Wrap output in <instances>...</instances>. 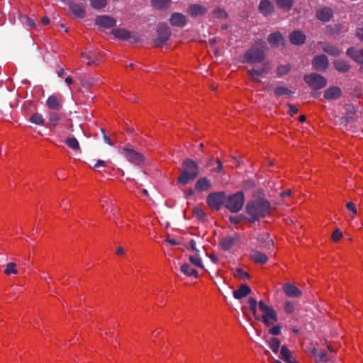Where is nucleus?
<instances>
[{"instance_id": "1", "label": "nucleus", "mask_w": 363, "mask_h": 363, "mask_svg": "<svg viewBox=\"0 0 363 363\" xmlns=\"http://www.w3.org/2000/svg\"><path fill=\"white\" fill-rule=\"evenodd\" d=\"M267 49L266 43L262 40H256L251 47V79H257L256 77L269 69V65L264 62Z\"/></svg>"}, {"instance_id": "2", "label": "nucleus", "mask_w": 363, "mask_h": 363, "mask_svg": "<svg viewBox=\"0 0 363 363\" xmlns=\"http://www.w3.org/2000/svg\"><path fill=\"white\" fill-rule=\"evenodd\" d=\"M274 210L262 191H255L251 197V223L272 216Z\"/></svg>"}, {"instance_id": "3", "label": "nucleus", "mask_w": 363, "mask_h": 363, "mask_svg": "<svg viewBox=\"0 0 363 363\" xmlns=\"http://www.w3.org/2000/svg\"><path fill=\"white\" fill-rule=\"evenodd\" d=\"M198 164L191 159H186L182 162V170L177 179V182L183 186L193 182L199 175Z\"/></svg>"}, {"instance_id": "4", "label": "nucleus", "mask_w": 363, "mask_h": 363, "mask_svg": "<svg viewBox=\"0 0 363 363\" xmlns=\"http://www.w3.org/2000/svg\"><path fill=\"white\" fill-rule=\"evenodd\" d=\"M245 196L242 191H238L225 198V207L231 213L240 211L244 205Z\"/></svg>"}, {"instance_id": "5", "label": "nucleus", "mask_w": 363, "mask_h": 363, "mask_svg": "<svg viewBox=\"0 0 363 363\" xmlns=\"http://www.w3.org/2000/svg\"><path fill=\"white\" fill-rule=\"evenodd\" d=\"M124 157L127 160L135 164L141 165L145 161L143 155L137 152L131 145H128L122 148Z\"/></svg>"}, {"instance_id": "6", "label": "nucleus", "mask_w": 363, "mask_h": 363, "mask_svg": "<svg viewBox=\"0 0 363 363\" xmlns=\"http://www.w3.org/2000/svg\"><path fill=\"white\" fill-rule=\"evenodd\" d=\"M225 193L224 191L213 192L206 199L208 205L215 210H220L225 205Z\"/></svg>"}, {"instance_id": "7", "label": "nucleus", "mask_w": 363, "mask_h": 363, "mask_svg": "<svg viewBox=\"0 0 363 363\" xmlns=\"http://www.w3.org/2000/svg\"><path fill=\"white\" fill-rule=\"evenodd\" d=\"M157 37L154 41V45L160 47L164 45L171 35L170 28L164 23H159L157 28Z\"/></svg>"}, {"instance_id": "8", "label": "nucleus", "mask_w": 363, "mask_h": 363, "mask_svg": "<svg viewBox=\"0 0 363 363\" xmlns=\"http://www.w3.org/2000/svg\"><path fill=\"white\" fill-rule=\"evenodd\" d=\"M304 81L313 89H320L325 87L327 84L326 79L316 73L306 75Z\"/></svg>"}, {"instance_id": "9", "label": "nucleus", "mask_w": 363, "mask_h": 363, "mask_svg": "<svg viewBox=\"0 0 363 363\" xmlns=\"http://www.w3.org/2000/svg\"><path fill=\"white\" fill-rule=\"evenodd\" d=\"M259 309L262 311V317L266 325H270L277 321L276 311L271 307L267 306L263 301H259Z\"/></svg>"}, {"instance_id": "10", "label": "nucleus", "mask_w": 363, "mask_h": 363, "mask_svg": "<svg viewBox=\"0 0 363 363\" xmlns=\"http://www.w3.org/2000/svg\"><path fill=\"white\" fill-rule=\"evenodd\" d=\"M111 33L115 38L120 40H130L131 43H135L139 41V36L136 34H133L128 30L122 28H116L111 30Z\"/></svg>"}, {"instance_id": "11", "label": "nucleus", "mask_w": 363, "mask_h": 363, "mask_svg": "<svg viewBox=\"0 0 363 363\" xmlns=\"http://www.w3.org/2000/svg\"><path fill=\"white\" fill-rule=\"evenodd\" d=\"M239 241V235L235 233L223 238L219 244L223 250H230Z\"/></svg>"}, {"instance_id": "12", "label": "nucleus", "mask_w": 363, "mask_h": 363, "mask_svg": "<svg viewBox=\"0 0 363 363\" xmlns=\"http://www.w3.org/2000/svg\"><path fill=\"white\" fill-rule=\"evenodd\" d=\"M169 21V23L172 26L179 27V28L184 27L188 23V20H187L186 16L182 13H179V12L173 13L171 15Z\"/></svg>"}, {"instance_id": "13", "label": "nucleus", "mask_w": 363, "mask_h": 363, "mask_svg": "<svg viewBox=\"0 0 363 363\" xmlns=\"http://www.w3.org/2000/svg\"><path fill=\"white\" fill-rule=\"evenodd\" d=\"M95 23L99 27L109 28L116 25V20L111 16L102 15L96 18Z\"/></svg>"}, {"instance_id": "14", "label": "nucleus", "mask_w": 363, "mask_h": 363, "mask_svg": "<svg viewBox=\"0 0 363 363\" xmlns=\"http://www.w3.org/2000/svg\"><path fill=\"white\" fill-rule=\"evenodd\" d=\"M329 65L328 59L325 55H319L315 56L313 61L312 65L315 70L324 71Z\"/></svg>"}, {"instance_id": "15", "label": "nucleus", "mask_w": 363, "mask_h": 363, "mask_svg": "<svg viewBox=\"0 0 363 363\" xmlns=\"http://www.w3.org/2000/svg\"><path fill=\"white\" fill-rule=\"evenodd\" d=\"M207 11V7L199 4H190L188 7V13L192 17L204 16Z\"/></svg>"}, {"instance_id": "16", "label": "nucleus", "mask_w": 363, "mask_h": 363, "mask_svg": "<svg viewBox=\"0 0 363 363\" xmlns=\"http://www.w3.org/2000/svg\"><path fill=\"white\" fill-rule=\"evenodd\" d=\"M318 44L321 45L323 51L330 55L337 57L342 52V50L338 47L329 43L319 42Z\"/></svg>"}, {"instance_id": "17", "label": "nucleus", "mask_w": 363, "mask_h": 363, "mask_svg": "<svg viewBox=\"0 0 363 363\" xmlns=\"http://www.w3.org/2000/svg\"><path fill=\"white\" fill-rule=\"evenodd\" d=\"M233 295L235 299L241 301L242 298L250 295V286L246 284H242L239 289L233 291Z\"/></svg>"}, {"instance_id": "18", "label": "nucleus", "mask_w": 363, "mask_h": 363, "mask_svg": "<svg viewBox=\"0 0 363 363\" xmlns=\"http://www.w3.org/2000/svg\"><path fill=\"white\" fill-rule=\"evenodd\" d=\"M259 11L264 15L267 16L271 15L274 12V5L270 0H262L259 4Z\"/></svg>"}, {"instance_id": "19", "label": "nucleus", "mask_w": 363, "mask_h": 363, "mask_svg": "<svg viewBox=\"0 0 363 363\" xmlns=\"http://www.w3.org/2000/svg\"><path fill=\"white\" fill-rule=\"evenodd\" d=\"M268 42L274 48H279L284 44V39L279 32L270 34L268 37Z\"/></svg>"}, {"instance_id": "20", "label": "nucleus", "mask_w": 363, "mask_h": 363, "mask_svg": "<svg viewBox=\"0 0 363 363\" xmlns=\"http://www.w3.org/2000/svg\"><path fill=\"white\" fill-rule=\"evenodd\" d=\"M306 35L301 30H294L289 35L290 42L296 45H301L306 41Z\"/></svg>"}, {"instance_id": "21", "label": "nucleus", "mask_w": 363, "mask_h": 363, "mask_svg": "<svg viewBox=\"0 0 363 363\" xmlns=\"http://www.w3.org/2000/svg\"><path fill=\"white\" fill-rule=\"evenodd\" d=\"M342 90L340 87L333 86L329 87L324 93V98L327 100H336L340 97Z\"/></svg>"}, {"instance_id": "22", "label": "nucleus", "mask_w": 363, "mask_h": 363, "mask_svg": "<svg viewBox=\"0 0 363 363\" xmlns=\"http://www.w3.org/2000/svg\"><path fill=\"white\" fill-rule=\"evenodd\" d=\"M283 291L285 294L289 297H299L302 294L298 288L291 283L284 284Z\"/></svg>"}, {"instance_id": "23", "label": "nucleus", "mask_w": 363, "mask_h": 363, "mask_svg": "<svg viewBox=\"0 0 363 363\" xmlns=\"http://www.w3.org/2000/svg\"><path fill=\"white\" fill-rule=\"evenodd\" d=\"M47 106L52 110H60L62 107V101L55 95L50 96L46 101Z\"/></svg>"}, {"instance_id": "24", "label": "nucleus", "mask_w": 363, "mask_h": 363, "mask_svg": "<svg viewBox=\"0 0 363 363\" xmlns=\"http://www.w3.org/2000/svg\"><path fill=\"white\" fill-rule=\"evenodd\" d=\"M333 14V11L330 8L323 7L317 12V17L319 20L328 22L330 20Z\"/></svg>"}, {"instance_id": "25", "label": "nucleus", "mask_w": 363, "mask_h": 363, "mask_svg": "<svg viewBox=\"0 0 363 363\" xmlns=\"http://www.w3.org/2000/svg\"><path fill=\"white\" fill-rule=\"evenodd\" d=\"M211 186V181L206 177L199 178L195 184L196 189L199 191H207Z\"/></svg>"}, {"instance_id": "26", "label": "nucleus", "mask_w": 363, "mask_h": 363, "mask_svg": "<svg viewBox=\"0 0 363 363\" xmlns=\"http://www.w3.org/2000/svg\"><path fill=\"white\" fill-rule=\"evenodd\" d=\"M69 10L73 15L78 18H84L85 16V9L82 4H71Z\"/></svg>"}, {"instance_id": "27", "label": "nucleus", "mask_w": 363, "mask_h": 363, "mask_svg": "<svg viewBox=\"0 0 363 363\" xmlns=\"http://www.w3.org/2000/svg\"><path fill=\"white\" fill-rule=\"evenodd\" d=\"M181 272L188 277H194L197 278L199 272L194 268H192L189 263H184L181 266Z\"/></svg>"}, {"instance_id": "28", "label": "nucleus", "mask_w": 363, "mask_h": 363, "mask_svg": "<svg viewBox=\"0 0 363 363\" xmlns=\"http://www.w3.org/2000/svg\"><path fill=\"white\" fill-rule=\"evenodd\" d=\"M251 259H252L253 262L256 264H264L267 262L268 257L264 253L255 251L252 254H251Z\"/></svg>"}, {"instance_id": "29", "label": "nucleus", "mask_w": 363, "mask_h": 363, "mask_svg": "<svg viewBox=\"0 0 363 363\" xmlns=\"http://www.w3.org/2000/svg\"><path fill=\"white\" fill-rule=\"evenodd\" d=\"M335 68L340 72H347L350 70V65L343 60H336L333 62Z\"/></svg>"}, {"instance_id": "30", "label": "nucleus", "mask_w": 363, "mask_h": 363, "mask_svg": "<svg viewBox=\"0 0 363 363\" xmlns=\"http://www.w3.org/2000/svg\"><path fill=\"white\" fill-rule=\"evenodd\" d=\"M61 119V116L56 112H50L48 113V125L50 128L57 126Z\"/></svg>"}, {"instance_id": "31", "label": "nucleus", "mask_w": 363, "mask_h": 363, "mask_svg": "<svg viewBox=\"0 0 363 363\" xmlns=\"http://www.w3.org/2000/svg\"><path fill=\"white\" fill-rule=\"evenodd\" d=\"M281 357L286 363H296L294 360L291 359V353L285 345L281 348Z\"/></svg>"}, {"instance_id": "32", "label": "nucleus", "mask_w": 363, "mask_h": 363, "mask_svg": "<svg viewBox=\"0 0 363 363\" xmlns=\"http://www.w3.org/2000/svg\"><path fill=\"white\" fill-rule=\"evenodd\" d=\"M347 55L355 62L361 63L360 50H357L354 48H350L347 50Z\"/></svg>"}, {"instance_id": "33", "label": "nucleus", "mask_w": 363, "mask_h": 363, "mask_svg": "<svg viewBox=\"0 0 363 363\" xmlns=\"http://www.w3.org/2000/svg\"><path fill=\"white\" fill-rule=\"evenodd\" d=\"M152 6L157 9H167L170 4V0H150Z\"/></svg>"}, {"instance_id": "34", "label": "nucleus", "mask_w": 363, "mask_h": 363, "mask_svg": "<svg viewBox=\"0 0 363 363\" xmlns=\"http://www.w3.org/2000/svg\"><path fill=\"white\" fill-rule=\"evenodd\" d=\"M189 259L190 262L195 267H199L201 269L204 267L199 253H196L194 255H190Z\"/></svg>"}, {"instance_id": "35", "label": "nucleus", "mask_w": 363, "mask_h": 363, "mask_svg": "<svg viewBox=\"0 0 363 363\" xmlns=\"http://www.w3.org/2000/svg\"><path fill=\"white\" fill-rule=\"evenodd\" d=\"M293 94V91L289 89L286 86H277L274 89V94L277 96H281L284 95L291 96Z\"/></svg>"}, {"instance_id": "36", "label": "nucleus", "mask_w": 363, "mask_h": 363, "mask_svg": "<svg viewBox=\"0 0 363 363\" xmlns=\"http://www.w3.org/2000/svg\"><path fill=\"white\" fill-rule=\"evenodd\" d=\"M312 354L314 356L316 362H326L328 360L327 352L325 351L318 352V350L314 348L312 350Z\"/></svg>"}, {"instance_id": "37", "label": "nucleus", "mask_w": 363, "mask_h": 363, "mask_svg": "<svg viewBox=\"0 0 363 363\" xmlns=\"http://www.w3.org/2000/svg\"><path fill=\"white\" fill-rule=\"evenodd\" d=\"M275 1L278 7L284 11H289L293 4V0H275Z\"/></svg>"}, {"instance_id": "38", "label": "nucleus", "mask_w": 363, "mask_h": 363, "mask_svg": "<svg viewBox=\"0 0 363 363\" xmlns=\"http://www.w3.org/2000/svg\"><path fill=\"white\" fill-rule=\"evenodd\" d=\"M66 145L73 150H79L80 147L78 140L74 137H69L65 140Z\"/></svg>"}, {"instance_id": "39", "label": "nucleus", "mask_w": 363, "mask_h": 363, "mask_svg": "<svg viewBox=\"0 0 363 363\" xmlns=\"http://www.w3.org/2000/svg\"><path fill=\"white\" fill-rule=\"evenodd\" d=\"M29 121L32 123L38 125H44V119L42 114L39 113H35L31 115L30 117Z\"/></svg>"}, {"instance_id": "40", "label": "nucleus", "mask_w": 363, "mask_h": 363, "mask_svg": "<svg viewBox=\"0 0 363 363\" xmlns=\"http://www.w3.org/2000/svg\"><path fill=\"white\" fill-rule=\"evenodd\" d=\"M193 213L194 216H196L199 220L204 221L206 219V213L200 207H194Z\"/></svg>"}, {"instance_id": "41", "label": "nucleus", "mask_w": 363, "mask_h": 363, "mask_svg": "<svg viewBox=\"0 0 363 363\" xmlns=\"http://www.w3.org/2000/svg\"><path fill=\"white\" fill-rule=\"evenodd\" d=\"M213 16L215 18H220V19H225L228 17V14L226 12V11L220 7H217L213 11Z\"/></svg>"}, {"instance_id": "42", "label": "nucleus", "mask_w": 363, "mask_h": 363, "mask_svg": "<svg viewBox=\"0 0 363 363\" xmlns=\"http://www.w3.org/2000/svg\"><path fill=\"white\" fill-rule=\"evenodd\" d=\"M269 345L274 352L277 353L280 347V341L276 337H272L269 340Z\"/></svg>"}, {"instance_id": "43", "label": "nucleus", "mask_w": 363, "mask_h": 363, "mask_svg": "<svg viewBox=\"0 0 363 363\" xmlns=\"http://www.w3.org/2000/svg\"><path fill=\"white\" fill-rule=\"evenodd\" d=\"M90 5L94 9H101L106 6V0H90Z\"/></svg>"}, {"instance_id": "44", "label": "nucleus", "mask_w": 363, "mask_h": 363, "mask_svg": "<svg viewBox=\"0 0 363 363\" xmlns=\"http://www.w3.org/2000/svg\"><path fill=\"white\" fill-rule=\"evenodd\" d=\"M234 277L240 279H245L250 277V274L244 272L241 268H237L233 274Z\"/></svg>"}, {"instance_id": "45", "label": "nucleus", "mask_w": 363, "mask_h": 363, "mask_svg": "<svg viewBox=\"0 0 363 363\" xmlns=\"http://www.w3.org/2000/svg\"><path fill=\"white\" fill-rule=\"evenodd\" d=\"M16 264L14 262H9L6 266V269L4 270V273L7 275L11 274H17L18 271L16 269Z\"/></svg>"}, {"instance_id": "46", "label": "nucleus", "mask_w": 363, "mask_h": 363, "mask_svg": "<svg viewBox=\"0 0 363 363\" xmlns=\"http://www.w3.org/2000/svg\"><path fill=\"white\" fill-rule=\"evenodd\" d=\"M290 69L291 67L289 65H281L277 68V74L279 76L285 75L289 72Z\"/></svg>"}, {"instance_id": "47", "label": "nucleus", "mask_w": 363, "mask_h": 363, "mask_svg": "<svg viewBox=\"0 0 363 363\" xmlns=\"http://www.w3.org/2000/svg\"><path fill=\"white\" fill-rule=\"evenodd\" d=\"M295 304L290 301H287L284 303V310L286 313H292L294 311Z\"/></svg>"}, {"instance_id": "48", "label": "nucleus", "mask_w": 363, "mask_h": 363, "mask_svg": "<svg viewBox=\"0 0 363 363\" xmlns=\"http://www.w3.org/2000/svg\"><path fill=\"white\" fill-rule=\"evenodd\" d=\"M245 217L242 215L230 216L229 220L231 223L237 224L241 223Z\"/></svg>"}, {"instance_id": "49", "label": "nucleus", "mask_w": 363, "mask_h": 363, "mask_svg": "<svg viewBox=\"0 0 363 363\" xmlns=\"http://www.w3.org/2000/svg\"><path fill=\"white\" fill-rule=\"evenodd\" d=\"M342 237V231L339 229H336L332 234V239L335 242L339 241Z\"/></svg>"}, {"instance_id": "50", "label": "nucleus", "mask_w": 363, "mask_h": 363, "mask_svg": "<svg viewBox=\"0 0 363 363\" xmlns=\"http://www.w3.org/2000/svg\"><path fill=\"white\" fill-rule=\"evenodd\" d=\"M269 333L273 335H278L281 333V327L279 325H274L269 330Z\"/></svg>"}, {"instance_id": "51", "label": "nucleus", "mask_w": 363, "mask_h": 363, "mask_svg": "<svg viewBox=\"0 0 363 363\" xmlns=\"http://www.w3.org/2000/svg\"><path fill=\"white\" fill-rule=\"evenodd\" d=\"M346 206H347V208L351 211L353 214L352 217H354V216H356L357 214V210L355 207V205L354 203L352 202H348L347 204H346Z\"/></svg>"}, {"instance_id": "52", "label": "nucleus", "mask_w": 363, "mask_h": 363, "mask_svg": "<svg viewBox=\"0 0 363 363\" xmlns=\"http://www.w3.org/2000/svg\"><path fill=\"white\" fill-rule=\"evenodd\" d=\"M288 106L289 107V114L291 116H294L295 114H296L298 112V108L296 106H295L294 105L289 104Z\"/></svg>"}, {"instance_id": "53", "label": "nucleus", "mask_w": 363, "mask_h": 363, "mask_svg": "<svg viewBox=\"0 0 363 363\" xmlns=\"http://www.w3.org/2000/svg\"><path fill=\"white\" fill-rule=\"evenodd\" d=\"M216 164H217V167L216 168L214 169V171L217 173H220L221 172V171L223 170V164H222V162L221 160L219 159V158H217L216 159Z\"/></svg>"}, {"instance_id": "54", "label": "nucleus", "mask_w": 363, "mask_h": 363, "mask_svg": "<svg viewBox=\"0 0 363 363\" xmlns=\"http://www.w3.org/2000/svg\"><path fill=\"white\" fill-rule=\"evenodd\" d=\"M190 248L196 253H199L200 250L196 247V242L194 240L191 239L189 242Z\"/></svg>"}, {"instance_id": "55", "label": "nucleus", "mask_w": 363, "mask_h": 363, "mask_svg": "<svg viewBox=\"0 0 363 363\" xmlns=\"http://www.w3.org/2000/svg\"><path fill=\"white\" fill-rule=\"evenodd\" d=\"M96 57V55L95 53H91L90 56L87 57V58L89 60L87 64L89 65L96 64V61H95V58Z\"/></svg>"}, {"instance_id": "56", "label": "nucleus", "mask_w": 363, "mask_h": 363, "mask_svg": "<svg viewBox=\"0 0 363 363\" xmlns=\"http://www.w3.org/2000/svg\"><path fill=\"white\" fill-rule=\"evenodd\" d=\"M106 166V162L101 160H98L94 164V167H92L94 169L97 167H104Z\"/></svg>"}, {"instance_id": "57", "label": "nucleus", "mask_w": 363, "mask_h": 363, "mask_svg": "<svg viewBox=\"0 0 363 363\" xmlns=\"http://www.w3.org/2000/svg\"><path fill=\"white\" fill-rule=\"evenodd\" d=\"M251 313L255 315L256 306H257V301L251 297Z\"/></svg>"}, {"instance_id": "58", "label": "nucleus", "mask_w": 363, "mask_h": 363, "mask_svg": "<svg viewBox=\"0 0 363 363\" xmlns=\"http://www.w3.org/2000/svg\"><path fill=\"white\" fill-rule=\"evenodd\" d=\"M242 312L243 315L245 316L246 319L248 320H250V315L248 313V307L247 306H242L241 308Z\"/></svg>"}, {"instance_id": "59", "label": "nucleus", "mask_w": 363, "mask_h": 363, "mask_svg": "<svg viewBox=\"0 0 363 363\" xmlns=\"http://www.w3.org/2000/svg\"><path fill=\"white\" fill-rule=\"evenodd\" d=\"M101 132H102V133L104 135L103 138H104V142L106 144H108V145L111 146L112 145V142H111V139L106 135L105 130L104 129H101Z\"/></svg>"}, {"instance_id": "60", "label": "nucleus", "mask_w": 363, "mask_h": 363, "mask_svg": "<svg viewBox=\"0 0 363 363\" xmlns=\"http://www.w3.org/2000/svg\"><path fill=\"white\" fill-rule=\"evenodd\" d=\"M25 24L26 26L30 27V28H34L35 26L34 21L30 18H26Z\"/></svg>"}, {"instance_id": "61", "label": "nucleus", "mask_w": 363, "mask_h": 363, "mask_svg": "<svg viewBox=\"0 0 363 363\" xmlns=\"http://www.w3.org/2000/svg\"><path fill=\"white\" fill-rule=\"evenodd\" d=\"M356 35L359 40L363 41V28H359L357 29Z\"/></svg>"}, {"instance_id": "62", "label": "nucleus", "mask_w": 363, "mask_h": 363, "mask_svg": "<svg viewBox=\"0 0 363 363\" xmlns=\"http://www.w3.org/2000/svg\"><path fill=\"white\" fill-rule=\"evenodd\" d=\"M166 242H167L168 243H169L170 245H179V242H177L176 240L174 239H167L166 240Z\"/></svg>"}, {"instance_id": "63", "label": "nucleus", "mask_w": 363, "mask_h": 363, "mask_svg": "<svg viewBox=\"0 0 363 363\" xmlns=\"http://www.w3.org/2000/svg\"><path fill=\"white\" fill-rule=\"evenodd\" d=\"M41 23L43 24V25H48L50 23V19L46 17V16H44L41 18Z\"/></svg>"}, {"instance_id": "64", "label": "nucleus", "mask_w": 363, "mask_h": 363, "mask_svg": "<svg viewBox=\"0 0 363 363\" xmlns=\"http://www.w3.org/2000/svg\"><path fill=\"white\" fill-rule=\"evenodd\" d=\"M57 75L60 77H62L64 75H65V71H64V69L62 68H60L57 70Z\"/></svg>"}]
</instances>
